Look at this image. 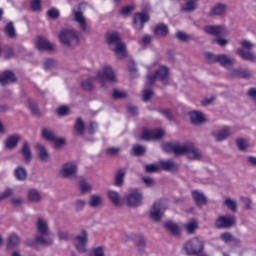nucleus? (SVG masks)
<instances>
[{
  "label": "nucleus",
  "instance_id": "1",
  "mask_svg": "<svg viewBox=\"0 0 256 256\" xmlns=\"http://www.w3.org/2000/svg\"><path fill=\"white\" fill-rule=\"evenodd\" d=\"M162 149L165 153H173L175 157L186 155L190 161H201V159H203L201 150L195 147V144L191 142H187L183 145L177 141L166 142L162 145Z\"/></svg>",
  "mask_w": 256,
  "mask_h": 256
},
{
  "label": "nucleus",
  "instance_id": "2",
  "mask_svg": "<svg viewBox=\"0 0 256 256\" xmlns=\"http://www.w3.org/2000/svg\"><path fill=\"white\" fill-rule=\"evenodd\" d=\"M106 43L111 51L115 52L117 59H125L127 57V46L121 40L119 32H109L106 34Z\"/></svg>",
  "mask_w": 256,
  "mask_h": 256
},
{
  "label": "nucleus",
  "instance_id": "3",
  "mask_svg": "<svg viewBox=\"0 0 256 256\" xmlns=\"http://www.w3.org/2000/svg\"><path fill=\"white\" fill-rule=\"evenodd\" d=\"M36 229L38 235L35 236V242L44 247H51L53 245V237L49 230V224L43 218H38L36 222Z\"/></svg>",
  "mask_w": 256,
  "mask_h": 256
},
{
  "label": "nucleus",
  "instance_id": "4",
  "mask_svg": "<svg viewBox=\"0 0 256 256\" xmlns=\"http://www.w3.org/2000/svg\"><path fill=\"white\" fill-rule=\"evenodd\" d=\"M241 48H238L236 53L243 59V61H250L251 63H255L256 56L251 52L255 44L249 40L240 41Z\"/></svg>",
  "mask_w": 256,
  "mask_h": 256
},
{
  "label": "nucleus",
  "instance_id": "5",
  "mask_svg": "<svg viewBox=\"0 0 256 256\" xmlns=\"http://www.w3.org/2000/svg\"><path fill=\"white\" fill-rule=\"evenodd\" d=\"M59 40L66 47H75L79 45V33L74 30H63L59 33Z\"/></svg>",
  "mask_w": 256,
  "mask_h": 256
},
{
  "label": "nucleus",
  "instance_id": "6",
  "mask_svg": "<svg viewBox=\"0 0 256 256\" xmlns=\"http://www.w3.org/2000/svg\"><path fill=\"white\" fill-rule=\"evenodd\" d=\"M149 85H153L155 81H161L163 85H169V68L161 66L153 75L147 76Z\"/></svg>",
  "mask_w": 256,
  "mask_h": 256
},
{
  "label": "nucleus",
  "instance_id": "7",
  "mask_svg": "<svg viewBox=\"0 0 256 256\" xmlns=\"http://www.w3.org/2000/svg\"><path fill=\"white\" fill-rule=\"evenodd\" d=\"M203 249H205V244L199 238H192L184 244L186 255H199L203 253Z\"/></svg>",
  "mask_w": 256,
  "mask_h": 256
},
{
  "label": "nucleus",
  "instance_id": "8",
  "mask_svg": "<svg viewBox=\"0 0 256 256\" xmlns=\"http://www.w3.org/2000/svg\"><path fill=\"white\" fill-rule=\"evenodd\" d=\"M151 21V16L147 12H136L132 16V27L135 31H143L145 23Z\"/></svg>",
  "mask_w": 256,
  "mask_h": 256
},
{
  "label": "nucleus",
  "instance_id": "9",
  "mask_svg": "<svg viewBox=\"0 0 256 256\" xmlns=\"http://www.w3.org/2000/svg\"><path fill=\"white\" fill-rule=\"evenodd\" d=\"M96 79L99 80L102 87H105V83H107V81L109 83H117V76L115 75L113 68L110 66H105L102 71L98 72L96 74Z\"/></svg>",
  "mask_w": 256,
  "mask_h": 256
},
{
  "label": "nucleus",
  "instance_id": "10",
  "mask_svg": "<svg viewBox=\"0 0 256 256\" xmlns=\"http://www.w3.org/2000/svg\"><path fill=\"white\" fill-rule=\"evenodd\" d=\"M235 225H237V218L232 215H221L214 222L216 229H231Z\"/></svg>",
  "mask_w": 256,
  "mask_h": 256
},
{
  "label": "nucleus",
  "instance_id": "11",
  "mask_svg": "<svg viewBox=\"0 0 256 256\" xmlns=\"http://www.w3.org/2000/svg\"><path fill=\"white\" fill-rule=\"evenodd\" d=\"M61 175L64 179L75 181L77 179V164L73 161H69L63 164Z\"/></svg>",
  "mask_w": 256,
  "mask_h": 256
},
{
  "label": "nucleus",
  "instance_id": "12",
  "mask_svg": "<svg viewBox=\"0 0 256 256\" xmlns=\"http://www.w3.org/2000/svg\"><path fill=\"white\" fill-rule=\"evenodd\" d=\"M167 211V205L163 201L159 200L155 202L150 210V217L154 219L156 223H159L163 219V213Z\"/></svg>",
  "mask_w": 256,
  "mask_h": 256
},
{
  "label": "nucleus",
  "instance_id": "13",
  "mask_svg": "<svg viewBox=\"0 0 256 256\" xmlns=\"http://www.w3.org/2000/svg\"><path fill=\"white\" fill-rule=\"evenodd\" d=\"M72 12L74 15V21L78 23L81 31H83L84 33H89L91 30L89 29V26H87V20L83 15V11H81V5L78 6V11L73 9Z\"/></svg>",
  "mask_w": 256,
  "mask_h": 256
},
{
  "label": "nucleus",
  "instance_id": "14",
  "mask_svg": "<svg viewBox=\"0 0 256 256\" xmlns=\"http://www.w3.org/2000/svg\"><path fill=\"white\" fill-rule=\"evenodd\" d=\"M143 201V194L139 190H133L126 195V203L128 207H139Z\"/></svg>",
  "mask_w": 256,
  "mask_h": 256
},
{
  "label": "nucleus",
  "instance_id": "15",
  "mask_svg": "<svg viewBox=\"0 0 256 256\" xmlns=\"http://www.w3.org/2000/svg\"><path fill=\"white\" fill-rule=\"evenodd\" d=\"M75 248L79 253L87 252V231L82 230L76 237L74 242Z\"/></svg>",
  "mask_w": 256,
  "mask_h": 256
},
{
  "label": "nucleus",
  "instance_id": "16",
  "mask_svg": "<svg viewBox=\"0 0 256 256\" xmlns=\"http://www.w3.org/2000/svg\"><path fill=\"white\" fill-rule=\"evenodd\" d=\"M20 141H21L20 134H12V135L8 136L7 139L4 141V147L8 151H13V150L17 149Z\"/></svg>",
  "mask_w": 256,
  "mask_h": 256
},
{
  "label": "nucleus",
  "instance_id": "17",
  "mask_svg": "<svg viewBox=\"0 0 256 256\" xmlns=\"http://www.w3.org/2000/svg\"><path fill=\"white\" fill-rule=\"evenodd\" d=\"M9 83H17V76L15 72L10 70H5L0 74V85L5 87Z\"/></svg>",
  "mask_w": 256,
  "mask_h": 256
},
{
  "label": "nucleus",
  "instance_id": "18",
  "mask_svg": "<svg viewBox=\"0 0 256 256\" xmlns=\"http://www.w3.org/2000/svg\"><path fill=\"white\" fill-rule=\"evenodd\" d=\"M36 47L39 51H55V45L50 43L49 40L44 39L42 36H38Z\"/></svg>",
  "mask_w": 256,
  "mask_h": 256
},
{
  "label": "nucleus",
  "instance_id": "19",
  "mask_svg": "<svg viewBox=\"0 0 256 256\" xmlns=\"http://www.w3.org/2000/svg\"><path fill=\"white\" fill-rule=\"evenodd\" d=\"M20 153L23 156V160L25 161V163L27 164L31 163L33 159V153L31 152V148L29 147V142L27 141L23 142Z\"/></svg>",
  "mask_w": 256,
  "mask_h": 256
},
{
  "label": "nucleus",
  "instance_id": "20",
  "mask_svg": "<svg viewBox=\"0 0 256 256\" xmlns=\"http://www.w3.org/2000/svg\"><path fill=\"white\" fill-rule=\"evenodd\" d=\"M164 228L166 231H169L173 237H180L181 236V228H179V225L172 221H167L164 223Z\"/></svg>",
  "mask_w": 256,
  "mask_h": 256
},
{
  "label": "nucleus",
  "instance_id": "21",
  "mask_svg": "<svg viewBox=\"0 0 256 256\" xmlns=\"http://www.w3.org/2000/svg\"><path fill=\"white\" fill-rule=\"evenodd\" d=\"M159 167L163 171L170 172L177 171L179 169V166L173 160H160Z\"/></svg>",
  "mask_w": 256,
  "mask_h": 256
},
{
  "label": "nucleus",
  "instance_id": "22",
  "mask_svg": "<svg viewBox=\"0 0 256 256\" xmlns=\"http://www.w3.org/2000/svg\"><path fill=\"white\" fill-rule=\"evenodd\" d=\"M204 31L205 33H207V35H213L217 37L225 33V28L221 25H217V26L208 25L204 28Z\"/></svg>",
  "mask_w": 256,
  "mask_h": 256
},
{
  "label": "nucleus",
  "instance_id": "23",
  "mask_svg": "<svg viewBox=\"0 0 256 256\" xmlns=\"http://www.w3.org/2000/svg\"><path fill=\"white\" fill-rule=\"evenodd\" d=\"M190 121L192 125H203L205 123V115L199 111H192L189 113Z\"/></svg>",
  "mask_w": 256,
  "mask_h": 256
},
{
  "label": "nucleus",
  "instance_id": "24",
  "mask_svg": "<svg viewBox=\"0 0 256 256\" xmlns=\"http://www.w3.org/2000/svg\"><path fill=\"white\" fill-rule=\"evenodd\" d=\"M216 63H219L221 67H233L235 65V59L229 58L227 54H218Z\"/></svg>",
  "mask_w": 256,
  "mask_h": 256
},
{
  "label": "nucleus",
  "instance_id": "25",
  "mask_svg": "<svg viewBox=\"0 0 256 256\" xmlns=\"http://www.w3.org/2000/svg\"><path fill=\"white\" fill-rule=\"evenodd\" d=\"M212 135L216 141H225L227 137H231V128L224 127L222 130H219L218 132H213Z\"/></svg>",
  "mask_w": 256,
  "mask_h": 256
},
{
  "label": "nucleus",
  "instance_id": "26",
  "mask_svg": "<svg viewBox=\"0 0 256 256\" xmlns=\"http://www.w3.org/2000/svg\"><path fill=\"white\" fill-rule=\"evenodd\" d=\"M36 149L39 161L47 163L49 161V151H47V148L41 144H37Z\"/></svg>",
  "mask_w": 256,
  "mask_h": 256
},
{
  "label": "nucleus",
  "instance_id": "27",
  "mask_svg": "<svg viewBox=\"0 0 256 256\" xmlns=\"http://www.w3.org/2000/svg\"><path fill=\"white\" fill-rule=\"evenodd\" d=\"M154 35H156V37H167V35H169V27L167 24H156L154 28Z\"/></svg>",
  "mask_w": 256,
  "mask_h": 256
},
{
  "label": "nucleus",
  "instance_id": "28",
  "mask_svg": "<svg viewBox=\"0 0 256 256\" xmlns=\"http://www.w3.org/2000/svg\"><path fill=\"white\" fill-rule=\"evenodd\" d=\"M125 175H127L125 169L117 170L114 178L115 187H123L125 185Z\"/></svg>",
  "mask_w": 256,
  "mask_h": 256
},
{
  "label": "nucleus",
  "instance_id": "29",
  "mask_svg": "<svg viewBox=\"0 0 256 256\" xmlns=\"http://www.w3.org/2000/svg\"><path fill=\"white\" fill-rule=\"evenodd\" d=\"M107 195L111 203H113L114 207H121L123 205L121 203V196L119 195V192L115 190H109Z\"/></svg>",
  "mask_w": 256,
  "mask_h": 256
},
{
  "label": "nucleus",
  "instance_id": "30",
  "mask_svg": "<svg viewBox=\"0 0 256 256\" xmlns=\"http://www.w3.org/2000/svg\"><path fill=\"white\" fill-rule=\"evenodd\" d=\"M85 133V122H83V118H78L74 124V135L76 137H81Z\"/></svg>",
  "mask_w": 256,
  "mask_h": 256
},
{
  "label": "nucleus",
  "instance_id": "31",
  "mask_svg": "<svg viewBox=\"0 0 256 256\" xmlns=\"http://www.w3.org/2000/svg\"><path fill=\"white\" fill-rule=\"evenodd\" d=\"M97 77H88L84 80L81 81V87L83 89V91H88L91 92L93 91L94 87H95V81H96Z\"/></svg>",
  "mask_w": 256,
  "mask_h": 256
},
{
  "label": "nucleus",
  "instance_id": "32",
  "mask_svg": "<svg viewBox=\"0 0 256 256\" xmlns=\"http://www.w3.org/2000/svg\"><path fill=\"white\" fill-rule=\"evenodd\" d=\"M192 197L195 201V204L198 206L205 205V203H207V197L205 196V194H203V192L193 190Z\"/></svg>",
  "mask_w": 256,
  "mask_h": 256
},
{
  "label": "nucleus",
  "instance_id": "33",
  "mask_svg": "<svg viewBox=\"0 0 256 256\" xmlns=\"http://www.w3.org/2000/svg\"><path fill=\"white\" fill-rule=\"evenodd\" d=\"M227 11V5L225 4H217L214 6L210 11V17H219L226 13Z\"/></svg>",
  "mask_w": 256,
  "mask_h": 256
},
{
  "label": "nucleus",
  "instance_id": "34",
  "mask_svg": "<svg viewBox=\"0 0 256 256\" xmlns=\"http://www.w3.org/2000/svg\"><path fill=\"white\" fill-rule=\"evenodd\" d=\"M27 197L30 203H41V201H43V197H41V193H39L37 189L29 190Z\"/></svg>",
  "mask_w": 256,
  "mask_h": 256
},
{
  "label": "nucleus",
  "instance_id": "35",
  "mask_svg": "<svg viewBox=\"0 0 256 256\" xmlns=\"http://www.w3.org/2000/svg\"><path fill=\"white\" fill-rule=\"evenodd\" d=\"M19 243H21V239H19V236L16 234H11L7 238V249H15L16 247H19Z\"/></svg>",
  "mask_w": 256,
  "mask_h": 256
},
{
  "label": "nucleus",
  "instance_id": "36",
  "mask_svg": "<svg viewBox=\"0 0 256 256\" xmlns=\"http://www.w3.org/2000/svg\"><path fill=\"white\" fill-rule=\"evenodd\" d=\"M88 205L91 207V209H97L98 207H101V205H103V197L99 195H91Z\"/></svg>",
  "mask_w": 256,
  "mask_h": 256
},
{
  "label": "nucleus",
  "instance_id": "37",
  "mask_svg": "<svg viewBox=\"0 0 256 256\" xmlns=\"http://www.w3.org/2000/svg\"><path fill=\"white\" fill-rule=\"evenodd\" d=\"M42 139H45V141H50L53 143L55 141L57 134L55 131L49 129V128H43L41 131Z\"/></svg>",
  "mask_w": 256,
  "mask_h": 256
},
{
  "label": "nucleus",
  "instance_id": "38",
  "mask_svg": "<svg viewBox=\"0 0 256 256\" xmlns=\"http://www.w3.org/2000/svg\"><path fill=\"white\" fill-rule=\"evenodd\" d=\"M28 109L31 111L34 117H43V113L41 110H39V106L31 99H28Z\"/></svg>",
  "mask_w": 256,
  "mask_h": 256
},
{
  "label": "nucleus",
  "instance_id": "39",
  "mask_svg": "<svg viewBox=\"0 0 256 256\" xmlns=\"http://www.w3.org/2000/svg\"><path fill=\"white\" fill-rule=\"evenodd\" d=\"M14 176L17 181H27V169L25 167H17L14 170Z\"/></svg>",
  "mask_w": 256,
  "mask_h": 256
},
{
  "label": "nucleus",
  "instance_id": "40",
  "mask_svg": "<svg viewBox=\"0 0 256 256\" xmlns=\"http://www.w3.org/2000/svg\"><path fill=\"white\" fill-rule=\"evenodd\" d=\"M4 32L6 33L9 39H17V32L15 31V25L13 22H8L4 28Z\"/></svg>",
  "mask_w": 256,
  "mask_h": 256
},
{
  "label": "nucleus",
  "instance_id": "41",
  "mask_svg": "<svg viewBox=\"0 0 256 256\" xmlns=\"http://www.w3.org/2000/svg\"><path fill=\"white\" fill-rule=\"evenodd\" d=\"M79 190L83 195H85V193H91V191H93V186L87 183L86 179H81L79 182Z\"/></svg>",
  "mask_w": 256,
  "mask_h": 256
},
{
  "label": "nucleus",
  "instance_id": "42",
  "mask_svg": "<svg viewBox=\"0 0 256 256\" xmlns=\"http://www.w3.org/2000/svg\"><path fill=\"white\" fill-rule=\"evenodd\" d=\"M146 151H147V148H145V146L135 145L133 146L130 153L133 157H143Z\"/></svg>",
  "mask_w": 256,
  "mask_h": 256
},
{
  "label": "nucleus",
  "instance_id": "43",
  "mask_svg": "<svg viewBox=\"0 0 256 256\" xmlns=\"http://www.w3.org/2000/svg\"><path fill=\"white\" fill-rule=\"evenodd\" d=\"M147 246V240L143 235L139 234L136 238V247L138 248L139 253H143L145 251V247Z\"/></svg>",
  "mask_w": 256,
  "mask_h": 256
},
{
  "label": "nucleus",
  "instance_id": "44",
  "mask_svg": "<svg viewBox=\"0 0 256 256\" xmlns=\"http://www.w3.org/2000/svg\"><path fill=\"white\" fill-rule=\"evenodd\" d=\"M220 238L224 241V243H231L233 241L234 243L241 244V240L234 238L232 233L224 232L221 234Z\"/></svg>",
  "mask_w": 256,
  "mask_h": 256
},
{
  "label": "nucleus",
  "instance_id": "45",
  "mask_svg": "<svg viewBox=\"0 0 256 256\" xmlns=\"http://www.w3.org/2000/svg\"><path fill=\"white\" fill-rule=\"evenodd\" d=\"M223 205L232 211V213H237V202L231 198H226Z\"/></svg>",
  "mask_w": 256,
  "mask_h": 256
},
{
  "label": "nucleus",
  "instance_id": "46",
  "mask_svg": "<svg viewBox=\"0 0 256 256\" xmlns=\"http://www.w3.org/2000/svg\"><path fill=\"white\" fill-rule=\"evenodd\" d=\"M176 39H178V41H181L182 43H189L191 41V35L183 32V31H178L175 34Z\"/></svg>",
  "mask_w": 256,
  "mask_h": 256
},
{
  "label": "nucleus",
  "instance_id": "47",
  "mask_svg": "<svg viewBox=\"0 0 256 256\" xmlns=\"http://www.w3.org/2000/svg\"><path fill=\"white\" fill-rule=\"evenodd\" d=\"M218 54H213L212 52H205L204 59L206 63L209 65H213V63H217Z\"/></svg>",
  "mask_w": 256,
  "mask_h": 256
},
{
  "label": "nucleus",
  "instance_id": "48",
  "mask_svg": "<svg viewBox=\"0 0 256 256\" xmlns=\"http://www.w3.org/2000/svg\"><path fill=\"white\" fill-rule=\"evenodd\" d=\"M47 17H49L50 19H59V17H61V12L59 11V9L57 8H50L47 12H46Z\"/></svg>",
  "mask_w": 256,
  "mask_h": 256
},
{
  "label": "nucleus",
  "instance_id": "49",
  "mask_svg": "<svg viewBox=\"0 0 256 256\" xmlns=\"http://www.w3.org/2000/svg\"><path fill=\"white\" fill-rule=\"evenodd\" d=\"M52 143H54V149L59 151V149H61L64 145H66L67 140L65 138H59L56 136V138H54Z\"/></svg>",
  "mask_w": 256,
  "mask_h": 256
},
{
  "label": "nucleus",
  "instance_id": "50",
  "mask_svg": "<svg viewBox=\"0 0 256 256\" xmlns=\"http://www.w3.org/2000/svg\"><path fill=\"white\" fill-rule=\"evenodd\" d=\"M236 145H237L239 151H245L246 149H249V144L243 138H238L236 140Z\"/></svg>",
  "mask_w": 256,
  "mask_h": 256
},
{
  "label": "nucleus",
  "instance_id": "51",
  "mask_svg": "<svg viewBox=\"0 0 256 256\" xmlns=\"http://www.w3.org/2000/svg\"><path fill=\"white\" fill-rule=\"evenodd\" d=\"M185 229L189 235H193L195 231H197V222L196 221H191L185 225Z\"/></svg>",
  "mask_w": 256,
  "mask_h": 256
},
{
  "label": "nucleus",
  "instance_id": "52",
  "mask_svg": "<svg viewBox=\"0 0 256 256\" xmlns=\"http://www.w3.org/2000/svg\"><path fill=\"white\" fill-rule=\"evenodd\" d=\"M88 256H105V248L103 246L94 248Z\"/></svg>",
  "mask_w": 256,
  "mask_h": 256
},
{
  "label": "nucleus",
  "instance_id": "53",
  "mask_svg": "<svg viewBox=\"0 0 256 256\" xmlns=\"http://www.w3.org/2000/svg\"><path fill=\"white\" fill-rule=\"evenodd\" d=\"M154 93L155 92H153V90H151V89H145L143 91L142 101L147 103V101H149L151 99V97H153Z\"/></svg>",
  "mask_w": 256,
  "mask_h": 256
},
{
  "label": "nucleus",
  "instance_id": "54",
  "mask_svg": "<svg viewBox=\"0 0 256 256\" xmlns=\"http://www.w3.org/2000/svg\"><path fill=\"white\" fill-rule=\"evenodd\" d=\"M135 11V7L133 6H125L120 10V14L123 15V17H127L131 15Z\"/></svg>",
  "mask_w": 256,
  "mask_h": 256
},
{
  "label": "nucleus",
  "instance_id": "55",
  "mask_svg": "<svg viewBox=\"0 0 256 256\" xmlns=\"http://www.w3.org/2000/svg\"><path fill=\"white\" fill-rule=\"evenodd\" d=\"M58 117H67L69 115V108L67 106H61L57 109Z\"/></svg>",
  "mask_w": 256,
  "mask_h": 256
},
{
  "label": "nucleus",
  "instance_id": "56",
  "mask_svg": "<svg viewBox=\"0 0 256 256\" xmlns=\"http://www.w3.org/2000/svg\"><path fill=\"white\" fill-rule=\"evenodd\" d=\"M85 205H87V202L85 200L78 199L75 202V211L79 213V211H83L85 209Z\"/></svg>",
  "mask_w": 256,
  "mask_h": 256
},
{
  "label": "nucleus",
  "instance_id": "57",
  "mask_svg": "<svg viewBox=\"0 0 256 256\" xmlns=\"http://www.w3.org/2000/svg\"><path fill=\"white\" fill-rule=\"evenodd\" d=\"M13 193H14L13 189L6 188L0 195V201H3V199H8V197H13Z\"/></svg>",
  "mask_w": 256,
  "mask_h": 256
},
{
  "label": "nucleus",
  "instance_id": "58",
  "mask_svg": "<svg viewBox=\"0 0 256 256\" xmlns=\"http://www.w3.org/2000/svg\"><path fill=\"white\" fill-rule=\"evenodd\" d=\"M112 97L113 99H125V97H127V93L115 89L112 92Z\"/></svg>",
  "mask_w": 256,
  "mask_h": 256
},
{
  "label": "nucleus",
  "instance_id": "59",
  "mask_svg": "<svg viewBox=\"0 0 256 256\" xmlns=\"http://www.w3.org/2000/svg\"><path fill=\"white\" fill-rule=\"evenodd\" d=\"M142 139L143 141H153V131L143 130Z\"/></svg>",
  "mask_w": 256,
  "mask_h": 256
},
{
  "label": "nucleus",
  "instance_id": "60",
  "mask_svg": "<svg viewBox=\"0 0 256 256\" xmlns=\"http://www.w3.org/2000/svg\"><path fill=\"white\" fill-rule=\"evenodd\" d=\"M157 171H159V166H157L156 164H147L145 166L146 173H157Z\"/></svg>",
  "mask_w": 256,
  "mask_h": 256
},
{
  "label": "nucleus",
  "instance_id": "61",
  "mask_svg": "<svg viewBox=\"0 0 256 256\" xmlns=\"http://www.w3.org/2000/svg\"><path fill=\"white\" fill-rule=\"evenodd\" d=\"M55 65H57V62H55L54 59H48L44 62V69L46 71H50V69H53V67H55Z\"/></svg>",
  "mask_w": 256,
  "mask_h": 256
},
{
  "label": "nucleus",
  "instance_id": "62",
  "mask_svg": "<svg viewBox=\"0 0 256 256\" xmlns=\"http://www.w3.org/2000/svg\"><path fill=\"white\" fill-rule=\"evenodd\" d=\"M32 11H41V0H33L30 4Z\"/></svg>",
  "mask_w": 256,
  "mask_h": 256
},
{
  "label": "nucleus",
  "instance_id": "63",
  "mask_svg": "<svg viewBox=\"0 0 256 256\" xmlns=\"http://www.w3.org/2000/svg\"><path fill=\"white\" fill-rule=\"evenodd\" d=\"M251 71L247 69H240V79H251Z\"/></svg>",
  "mask_w": 256,
  "mask_h": 256
},
{
  "label": "nucleus",
  "instance_id": "64",
  "mask_svg": "<svg viewBox=\"0 0 256 256\" xmlns=\"http://www.w3.org/2000/svg\"><path fill=\"white\" fill-rule=\"evenodd\" d=\"M247 95L250 99H252V101H256V88H250L247 91Z\"/></svg>",
  "mask_w": 256,
  "mask_h": 256
}]
</instances>
